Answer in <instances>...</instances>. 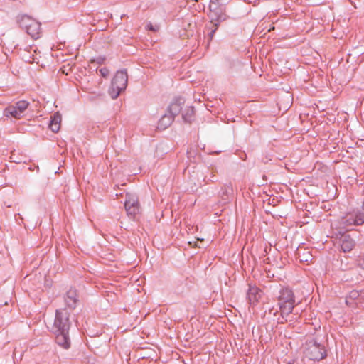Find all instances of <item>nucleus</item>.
Returning <instances> with one entry per match:
<instances>
[{
	"mask_svg": "<svg viewBox=\"0 0 364 364\" xmlns=\"http://www.w3.org/2000/svg\"><path fill=\"white\" fill-rule=\"evenodd\" d=\"M278 305L282 315H289L296 306L294 292L289 288H282L278 296Z\"/></svg>",
	"mask_w": 364,
	"mask_h": 364,
	"instance_id": "f257e3e1",
	"label": "nucleus"
},
{
	"mask_svg": "<svg viewBox=\"0 0 364 364\" xmlns=\"http://www.w3.org/2000/svg\"><path fill=\"white\" fill-rule=\"evenodd\" d=\"M128 75L126 70H119L116 73L109 89V94L112 99H117L120 92L127 86Z\"/></svg>",
	"mask_w": 364,
	"mask_h": 364,
	"instance_id": "f03ea898",
	"label": "nucleus"
},
{
	"mask_svg": "<svg viewBox=\"0 0 364 364\" xmlns=\"http://www.w3.org/2000/svg\"><path fill=\"white\" fill-rule=\"evenodd\" d=\"M304 354L311 360L319 361L326 356L325 347L315 341L306 342L304 346Z\"/></svg>",
	"mask_w": 364,
	"mask_h": 364,
	"instance_id": "7ed1b4c3",
	"label": "nucleus"
},
{
	"mask_svg": "<svg viewBox=\"0 0 364 364\" xmlns=\"http://www.w3.org/2000/svg\"><path fill=\"white\" fill-rule=\"evenodd\" d=\"M71 322L70 321V314L66 309H61L56 311L55 318L53 323V332H67L69 331Z\"/></svg>",
	"mask_w": 364,
	"mask_h": 364,
	"instance_id": "20e7f679",
	"label": "nucleus"
},
{
	"mask_svg": "<svg viewBox=\"0 0 364 364\" xmlns=\"http://www.w3.org/2000/svg\"><path fill=\"white\" fill-rule=\"evenodd\" d=\"M29 102L26 100H20L13 105H9L4 110V116L20 119L27 109Z\"/></svg>",
	"mask_w": 364,
	"mask_h": 364,
	"instance_id": "39448f33",
	"label": "nucleus"
},
{
	"mask_svg": "<svg viewBox=\"0 0 364 364\" xmlns=\"http://www.w3.org/2000/svg\"><path fill=\"white\" fill-rule=\"evenodd\" d=\"M124 208L127 215L134 219L136 215L139 214L140 211L139 204L136 196L127 194L126 200L124 202Z\"/></svg>",
	"mask_w": 364,
	"mask_h": 364,
	"instance_id": "423d86ee",
	"label": "nucleus"
},
{
	"mask_svg": "<svg viewBox=\"0 0 364 364\" xmlns=\"http://www.w3.org/2000/svg\"><path fill=\"white\" fill-rule=\"evenodd\" d=\"M78 301V295L75 289H70L66 292L65 303L68 308L74 309Z\"/></svg>",
	"mask_w": 364,
	"mask_h": 364,
	"instance_id": "0eeeda50",
	"label": "nucleus"
},
{
	"mask_svg": "<svg viewBox=\"0 0 364 364\" xmlns=\"http://www.w3.org/2000/svg\"><path fill=\"white\" fill-rule=\"evenodd\" d=\"M55 342L60 346L65 349H68L70 346V341L69 338V331L67 332H57Z\"/></svg>",
	"mask_w": 364,
	"mask_h": 364,
	"instance_id": "6e6552de",
	"label": "nucleus"
},
{
	"mask_svg": "<svg viewBox=\"0 0 364 364\" xmlns=\"http://www.w3.org/2000/svg\"><path fill=\"white\" fill-rule=\"evenodd\" d=\"M340 240L341 247L345 252L351 251L355 245V240L350 235H343Z\"/></svg>",
	"mask_w": 364,
	"mask_h": 364,
	"instance_id": "1a4fd4ad",
	"label": "nucleus"
},
{
	"mask_svg": "<svg viewBox=\"0 0 364 364\" xmlns=\"http://www.w3.org/2000/svg\"><path fill=\"white\" fill-rule=\"evenodd\" d=\"M259 297V289L257 287L249 285V289L247 292V299L250 304H255L258 301Z\"/></svg>",
	"mask_w": 364,
	"mask_h": 364,
	"instance_id": "9d476101",
	"label": "nucleus"
},
{
	"mask_svg": "<svg viewBox=\"0 0 364 364\" xmlns=\"http://www.w3.org/2000/svg\"><path fill=\"white\" fill-rule=\"evenodd\" d=\"M61 119L62 117L59 112H55L51 116L49 127L53 132H58L59 131Z\"/></svg>",
	"mask_w": 364,
	"mask_h": 364,
	"instance_id": "9b49d317",
	"label": "nucleus"
},
{
	"mask_svg": "<svg viewBox=\"0 0 364 364\" xmlns=\"http://www.w3.org/2000/svg\"><path fill=\"white\" fill-rule=\"evenodd\" d=\"M26 33L33 38H38L40 36L41 24L35 20L30 26L25 30Z\"/></svg>",
	"mask_w": 364,
	"mask_h": 364,
	"instance_id": "f8f14e48",
	"label": "nucleus"
},
{
	"mask_svg": "<svg viewBox=\"0 0 364 364\" xmlns=\"http://www.w3.org/2000/svg\"><path fill=\"white\" fill-rule=\"evenodd\" d=\"M173 120L174 118L172 117V115L166 112L159 119L158 122V128L161 129H165L172 124Z\"/></svg>",
	"mask_w": 364,
	"mask_h": 364,
	"instance_id": "ddd939ff",
	"label": "nucleus"
},
{
	"mask_svg": "<svg viewBox=\"0 0 364 364\" xmlns=\"http://www.w3.org/2000/svg\"><path fill=\"white\" fill-rule=\"evenodd\" d=\"M355 215L347 214L345 217H343L340 220V224L343 228L352 226L353 225H357V221H355Z\"/></svg>",
	"mask_w": 364,
	"mask_h": 364,
	"instance_id": "4468645a",
	"label": "nucleus"
},
{
	"mask_svg": "<svg viewBox=\"0 0 364 364\" xmlns=\"http://www.w3.org/2000/svg\"><path fill=\"white\" fill-rule=\"evenodd\" d=\"M17 21L20 27H21L24 30H26L30 26V25H31V23L35 21V19L31 18L29 16L27 15H21L18 16Z\"/></svg>",
	"mask_w": 364,
	"mask_h": 364,
	"instance_id": "2eb2a0df",
	"label": "nucleus"
},
{
	"mask_svg": "<svg viewBox=\"0 0 364 364\" xmlns=\"http://www.w3.org/2000/svg\"><path fill=\"white\" fill-rule=\"evenodd\" d=\"M182 107L179 101L173 102L168 107L167 112L174 118L181 111Z\"/></svg>",
	"mask_w": 364,
	"mask_h": 364,
	"instance_id": "dca6fc26",
	"label": "nucleus"
},
{
	"mask_svg": "<svg viewBox=\"0 0 364 364\" xmlns=\"http://www.w3.org/2000/svg\"><path fill=\"white\" fill-rule=\"evenodd\" d=\"M362 290L360 291L353 290L346 299V304H349V300L355 301L358 300L359 302H362L361 300Z\"/></svg>",
	"mask_w": 364,
	"mask_h": 364,
	"instance_id": "f3484780",
	"label": "nucleus"
},
{
	"mask_svg": "<svg viewBox=\"0 0 364 364\" xmlns=\"http://www.w3.org/2000/svg\"><path fill=\"white\" fill-rule=\"evenodd\" d=\"M233 189L232 185H225L224 186L220 191V196L224 200H227L228 197L232 194Z\"/></svg>",
	"mask_w": 364,
	"mask_h": 364,
	"instance_id": "a211bd4d",
	"label": "nucleus"
},
{
	"mask_svg": "<svg viewBox=\"0 0 364 364\" xmlns=\"http://www.w3.org/2000/svg\"><path fill=\"white\" fill-rule=\"evenodd\" d=\"M194 115V109L190 107L187 109L186 112L183 114V118L186 122H190Z\"/></svg>",
	"mask_w": 364,
	"mask_h": 364,
	"instance_id": "6ab92c4d",
	"label": "nucleus"
},
{
	"mask_svg": "<svg viewBox=\"0 0 364 364\" xmlns=\"http://www.w3.org/2000/svg\"><path fill=\"white\" fill-rule=\"evenodd\" d=\"M355 221H357V225H361L364 224V210L363 211H358L355 214Z\"/></svg>",
	"mask_w": 364,
	"mask_h": 364,
	"instance_id": "aec40b11",
	"label": "nucleus"
},
{
	"mask_svg": "<svg viewBox=\"0 0 364 364\" xmlns=\"http://www.w3.org/2000/svg\"><path fill=\"white\" fill-rule=\"evenodd\" d=\"M298 255H299V257L300 258V261L301 262H308L309 261H311L312 260V255L311 254H309V252H307L306 254H304L303 255V257H301L300 255V252H298Z\"/></svg>",
	"mask_w": 364,
	"mask_h": 364,
	"instance_id": "412c9836",
	"label": "nucleus"
},
{
	"mask_svg": "<svg viewBox=\"0 0 364 364\" xmlns=\"http://www.w3.org/2000/svg\"><path fill=\"white\" fill-rule=\"evenodd\" d=\"M100 74L103 76V77H107L108 76L109 73V71L107 68H102L101 69H100Z\"/></svg>",
	"mask_w": 364,
	"mask_h": 364,
	"instance_id": "4be33fe9",
	"label": "nucleus"
},
{
	"mask_svg": "<svg viewBox=\"0 0 364 364\" xmlns=\"http://www.w3.org/2000/svg\"><path fill=\"white\" fill-rule=\"evenodd\" d=\"M188 158H195L196 157V153L195 151H189L187 152Z\"/></svg>",
	"mask_w": 364,
	"mask_h": 364,
	"instance_id": "5701e85b",
	"label": "nucleus"
},
{
	"mask_svg": "<svg viewBox=\"0 0 364 364\" xmlns=\"http://www.w3.org/2000/svg\"><path fill=\"white\" fill-rule=\"evenodd\" d=\"M215 26H217V25H215ZM216 29H217V27H215L214 29H213V30L211 31V32L210 33V34H209L210 40H212V39H213V36H214V33H215V32Z\"/></svg>",
	"mask_w": 364,
	"mask_h": 364,
	"instance_id": "b1692460",
	"label": "nucleus"
},
{
	"mask_svg": "<svg viewBox=\"0 0 364 364\" xmlns=\"http://www.w3.org/2000/svg\"><path fill=\"white\" fill-rule=\"evenodd\" d=\"M359 266L364 269V257L361 259H360Z\"/></svg>",
	"mask_w": 364,
	"mask_h": 364,
	"instance_id": "393cba45",
	"label": "nucleus"
},
{
	"mask_svg": "<svg viewBox=\"0 0 364 364\" xmlns=\"http://www.w3.org/2000/svg\"><path fill=\"white\" fill-rule=\"evenodd\" d=\"M104 60H105L104 58H97V60L98 63H102Z\"/></svg>",
	"mask_w": 364,
	"mask_h": 364,
	"instance_id": "a878e982",
	"label": "nucleus"
},
{
	"mask_svg": "<svg viewBox=\"0 0 364 364\" xmlns=\"http://www.w3.org/2000/svg\"><path fill=\"white\" fill-rule=\"evenodd\" d=\"M361 300H362V302H364V289L362 290Z\"/></svg>",
	"mask_w": 364,
	"mask_h": 364,
	"instance_id": "bb28decb",
	"label": "nucleus"
},
{
	"mask_svg": "<svg viewBox=\"0 0 364 364\" xmlns=\"http://www.w3.org/2000/svg\"><path fill=\"white\" fill-rule=\"evenodd\" d=\"M354 301H352V300H349V304H347L348 306H353L354 303H353Z\"/></svg>",
	"mask_w": 364,
	"mask_h": 364,
	"instance_id": "cd10ccee",
	"label": "nucleus"
},
{
	"mask_svg": "<svg viewBox=\"0 0 364 364\" xmlns=\"http://www.w3.org/2000/svg\"><path fill=\"white\" fill-rule=\"evenodd\" d=\"M150 30H154V28H153V26L151 24H150L149 26H148Z\"/></svg>",
	"mask_w": 364,
	"mask_h": 364,
	"instance_id": "c85d7f7f",
	"label": "nucleus"
},
{
	"mask_svg": "<svg viewBox=\"0 0 364 364\" xmlns=\"http://www.w3.org/2000/svg\"><path fill=\"white\" fill-rule=\"evenodd\" d=\"M28 168L29 170H31V171H33V169H32L31 166H29Z\"/></svg>",
	"mask_w": 364,
	"mask_h": 364,
	"instance_id": "c756f323",
	"label": "nucleus"
},
{
	"mask_svg": "<svg viewBox=\"0 0 364 364\" xmlns=\"http://www.w3.org/2000/svg\"><path fill=\"white\" fill-rule=\"evenodd\" d=\"M11 162H16V161L15 160H13V161H10Z\"/></svg>",
	"mask_w": 364,
	"mask_h": 364,
	"instance_id": "7c9ffc66",
	"label": "nucleus"
}]
</instances>
